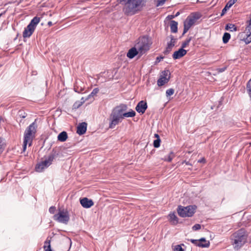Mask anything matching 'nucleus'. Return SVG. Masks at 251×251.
Returning a JSON list of instances; mask_svg holds the SVG:
<instances>
[{
    "label": "nucleus",
    "mask_w": 251,
    "mask_h": 251,
    "mask_svg": "<svg viewBox=\"0 0 251 251\" xmlns=\"http://www.w3.org/2000/svg\"><path fill=\"white\" fill-rule=\"evenodd\" d=\"M127 109L126 105L121 104L112 110L109 117V127L110 128H114L116 125L122 122L124 117H133L135 116L136 113L132 110L128 112H124Z\"/></svg>",
    "instance_id": "obj_1"
},
{
    "label": "nucleus",
    "mask_w": 251,
    "mask_h": 251,
    "mask_svg": "<svg viewBox=\"0 0 251 251\" xmlns=\"http://www.w3.org/2000/svg\"><path fill=\"white\" fill-rule=\"evenodd\" d=\"M124 5L123 11L127 16H132L141 10L145 5V0H120Z\"/></svg>",
    "instance_id": "obj_2"
},
{
    "label": "nucleus",
    "mask_w": 251,
    "mask_h": 251,
    "mask_svg": "<svg viewBox=\"0 0 251 251\" xmlns=\"http://www.w3.org/2000/svg\"><path fill=\"white\" fill-rule=\"evenodd\" d=\"M150 46L149 39L147 37L140 38L135 47L129 50L126 56L130 59L133 58L137 54H139V56H141L149 50Z\"/></svg>",
    "instance_id": "obj_3"
},
{
    "label": "nucleus",
    "mask_w": 251,
    "mask_h": 251,
    "mask_svg": "<svg viewBox=\"0 0 251 251\" xmlns=\"http://www.w3.org/2000/svg\"><path fill=\"white\" fill-rule=\"evenodd\" d=\"M40 21V18L34 17L30 21L28 25L25 28L23 33L24 38H29L34 32L36 26Z\"/></svg>",
    "instance_id": "obj_4"
},
{
    "label": "nucleus",
    "mask_w": 251,
    "mask_h": 251,
    "mask_svg": "<svg viewBox=\"0 0 251 251\" xmlns=\"http://www.w3.org/2000/svg\"><path fill=\"white\" fill-rule=\"evenodd\" d=\"M36 128L37 125L35 122H34L27 127L25 132L24 140L29 142V146H31L32 145L33 138L36 132Z\"/></svg>",
    "instance_id": "obj_5"
},
{
    "label": "nucleus",
    "mask_w": 251,
    "mask_h": 251,
    "mask_svg": "<svg viewBox=\"0 0 251 251\" xmlns=\"http://www.w3.org/2000/svg\"><path fill=\"white\" fill-rule=\"evenodd\" d=\"M196 206L189 205L186 207L179 205L177 207V213L182 217H191L195 212Z\"/></svg>",
    "instance_id": "obj_6"
},
{
    "label": "nucleus",
    "mask_w": 251,
    "mask_h": 251,
    "mask_svg": "<svg viewBox=\"0 0 251 251\" xmlns=\"http://www.w3.org/2000/svg\"><path fill=\"white\" fill-rule=\"evenodd\" d=\"M53 219L59 223L66 225L70 220V216L67 210H59L58 213L53 216Z\"/></svg>",
    "instance_id": "obj_7"
},
{
    "label": "nucleus",
    "mask_w": 251,
    "mask_h": 251,
    "mask_svg": "<svg viewBox=\"0 0 251 251\" xmlns=\"http://www.w3.org/2000/svg\"><path fill=\"white\" fill-rule=\"evenodd\" d=\"M54 158V155L52 154H50L47 158L45 160L41 161L39 163H38L35 169L37 172H41L45 168L48 167L53 161Z\"/></svg>",
    "instance_id": "obj_8"
},
{
    "label": "nucleus",
    "mask_w": 251,
    "mask_h": 251,
    "mask_svg": "<svg viewBox=\"0 0 251 251\" xmlns=\"http://www.w3.org/2000/svg\"><path fill=\"white\" fill-rule=\"evenodd\" d=\"M232 241L234 248L238 250L245 243L246 239L245 236H234Z\"/></svg>",
    "instance_id": "obj_9"
},
{
    "label": "nucleus",
    "mask_w": 251,
    "mask_h": 251,
    "mask_svg": "<svg viewBox=\"0 0 251 251\" xmlns=\"http://www.w3.org/2000/svg\"><path fill=\"white\" fill-rule=\"evenodd\" d=\"M191 241L196 246L201 248L208 247L210 245L209 241L206 240L204 238H201L197 240L192 239L191 240Z\"/></svg>",
    "instance_id": "obj_10"
},
{
    "label": "nucleus",
    "mask_w": 251,
    "mask_h": 251,
    "mask_svg": "<svg viewBox=\"0 0 251 251\" xmlns=\"http://www.w3.org/2000/svg\"><path fill=\"white\" fill-rule=\"evenodd\" d=\"M171 41L167 43V46L164 50L163 53L165 54H169L172 50L173 47L175 46L176 39L173 35L170 36Z\"/></svg>",
    "instance_id": "obj_11"
},
{
    "label": "nucleus",
    "mask_w": 251,
    "mask_h": 251,
    "mask_svg": "<svg viewBox=\"0 0 251 251\" xmlns=\"http://www.w3.org/2000/svg\"><path fill=\"white\" fill-rule=\"evenodd\" d=\"M148 106L146 102L141 100L139 102L135 107V109L138 113L143 114L147 109Z\"/></svg>",
    "instance_id": "obj_12"
},
{
    "label": "nucleus",
    "mask_w": 251,
    "mask_h": 251,
    "mask_svg": "<svg viewBox=\"0 0 251 251\" xmlns=\"http://www.w3.org/2000/svg\"><path fill=\"white\" fill-rule=\"evenodd\" d=\"M80 202L81 205L86 208H90L94 204L92 200H89L87 198H83L80 200Z\"/></svg>",
    "instance_id": "obj_13"
},
{
    "label": "nucleus",
    "mask_w": 251,
    "mask_h": 251,
    "mask_svg": "<svg viewBox=\"0 0 251 251\" xmlns=\"http://www.w3.org/2000/svg\"><path fill=\"white\" fill-rule=\"evenodd\" d=\"M187 53V50L182 48L179 49L178 50L176 51L173 54V58L174 59L180 58Z\"/></svg>",
    "instance_id": "obj_14"
},
{
    "label": "nucleus",
    "mask_w": 251,
    "mask_h": 251,
    "mask_svg": "<svg viewBox=\"0 0 251 251\" xmlns=\"http://www.w3.org/2000/svg\"><path fill=\"white\" fill-rule=\"evenodd\" d=\"M201 16V13L199 12H195L192 13L190 16H189L187 19L191 23L193 24V25H194L195 23L196 22V21L199 20Z\"/></svg>",
    "instance_id": "obj_15"
},
{
    "label": "nucleus",
    "mask_w": 251,
    "mask_h": 251,
    "mask_svg": "<svg viewBox=\"0 0 251 251\" xmlns=\"http://www.w3.org/2000/svg\"><path fill=\"white\" fill-rule=\"evenodd\" d=\"M87 125L85 122L79 124L77 127V133L80 135L84 134L87 130Z\"/></svg>",
    "instance_id": "obj_16"
},
{
    "label": "nucleus",
    "mask_w": 251,
    "mask_h": 251,
    "mask_svg": "<svg viewBox=\"0 0 251 251\" xmlns=\"http://www.w3.org/2000/svg\"><path fill=\"white\" fill-rule=\"evenodd\" d=\"M170 78V76L168 77V78H166L165 77H162L160 76V78L157 81V85L159 86H162L164 85L169 81Z\"/></svg>",
    "instance_id": "obj_17"
},
{
    "label": "nucleus",
    "mask_w": 251,
    "mask_h": 251,
    "mask_svg": "<svg viewBox=\"0 0 251 251\" xmlns=\"http://www.w3.org/2000/svg\"><path fill=\"white\" fill-rule=\"evenodd\" d=\"M178 23L175 21H171L170 24L171 31L172 33H176L177 32Z\"/></svg>",
    "instance_id": "obj_18"
},
{
    "label": "nucleus",
    "mask_w": 251,
    "mask_h": 251,
    "mask_svg": "<svg viewBox=\"0 0 251 251\" xmlns=\"http://www.w3.org/2000/svg\"><path fill=\"white\" fill-rule=\"evenodd\" d=\"M68 138V135L66 131H62L57 136V139L60 142H64Z\"/></svg>",
    "instance_id": "obj_19"
},
{
    "label": "nucleus",
    "mask_w": 251,
    "mask_h": 251,
    "mask_svg": "<svg viewBox=\"0 0 251 251\" xmlns=\"http://www.w3.org/2000/svg\"><path fill=\"white\" fill-rule=\"evenodd\" d=\"M170 222L174 225H176L178 223L177 218L174 213H170L169 215Z\"/></svg>",
    "instance_id": "obj_20"
},
{
    "label": "nucleus",
    "mask_w": 251,
    "mask_h": 251,
    "mask_svg": "<svg viewBox=\"0 0 251 251\" xmlns=\"http://www.w3.org/2000/svg\"><path fill=\"white\" fill-rule=\"evenodd\" d=\"M225 29L226 30H229L230 31H236L237 30V27L235 25L232 24H226Z\"/></svg>",
    "instance_id": "obj_21"
},
{
    "label": "nucleus",
    "mask_w": 251,
    "mask_h": 251,
    "mask_svg": "<svg viewBox=\"0 0 251 251\" xmlns=\"http://www.w3.org/2000/svg\"><path fill=\"white\" fill-rule=\"evenodd\" d=\"M44 249L45 251H52L50 247V240H47L45 242Z\"/></svg>",
    "instance_id": "obj_22"
},
{
    "label": "nucleus",
    "mask_w": 251,
    "mask_h": 251,
    "mask_svg": "<svg viewBox=\"0 0 251 251\" xmlns=\"http://www.w3.org/2000/svg\"><path fill=\"white\" fill-rule=\"evenodd\" d=\"M230 38V34L229 33L225 32L223 36V42L224 43H227Z\"/></svg>",
    "instance_id": "obj_23"
},
{
    "label": "nucleus",
    "mask_w": 251,
    "mask_h": 251,
    "mask_svg": "<svg viewBox=\"0 0 251 251\" xmlns=\"http://www.w3.org/2000/svg\"><path fill=\"white\" fill-rule=\"evenodd\" d=\"M246 89L249 96L251 99V78L249 80V81L247 83Z\"/></svg>",
    "instance_id": "obj_24"
},
{
    "label": "nucleus",
    "mask_w": 251,
    "mask_h": 251,
    "mask_svg": "<svg viewBox=\"0 0 251 251\" xmlns=\"http://www.w3.org/2000/svg\"><path fill=\"white\" fill-rule=\"evenodd\" d=\"M247 234L248 233L247 232V231L245 229L241 228L235 232L234 235H247Z\"/></svg>",
    "instance_id": "obj_25"
},
{
    "label": "nucleus",
    "mask_w": 251,
    "mask_h": 251,
    "mask_svg": "<svg viewBox=\"0 0 251 251\" xmlns=\"http://www.w3.org/2000/svg\"><path fill=\"white\" fill-rule=\"evenodd\" d=\"M246 44H248L251 42V32H247L246 37L243 39Z\"/></svg>",
    "instance_id": "obj_26"
},
{
    "label": "nucleus",
    "mask_w": 251,
    "mask_h": 251,
    "mask_svg": "<svg viewBox=\"0 0 251 251\" xmlns=\"http://www.w3.org/2000/svg\"><path fill=\"white\" fill-rule=\"evenodd\" d=\"M182 245L184 246L183 244ZM172 249L174 251H184L181 247V245H172Z\"/></svg>",
    "instance_id": "obj_27"
},
{
    "label": "nucleus",
    "mask_w": 251,
    "mask_h": 251,
    "mask_svg": "<svg viewBox=\"0 0 251 251\" xmlns=\"http://www.w3.org/2000/svg\"><path fill=\"white\" fill-rule=\"evenodd\" d=\"M175 155L173 152H170V154L168 155V156H165L163 159L164 161L171 162L173 158L174 157Z\"/></svg>",
    "instance_id": "obj_28"
},
{
    "label": "nucleus",
    "mask_w": 251,
    "mask_h": 251,
    "mask_svg": "<svg viewBox=\"0 0 251 251\" xmlns=\"http://www.w3.org/2000/svg\"><path fill=\"white\" fill-rule=\"evenodd\" d=\"M192 40V37H189L186 39V40L183 42L181 45V48L184 49V48H186L187 46H188Z\"/></svg>",
    "instance_id": "obj_29"
},
{
    "label": "nucleus",
    "mask_w": 251,
    "mask_h": 251,
    "mask_svg": "<svg viewBox=\"0 0 251 251\" xmlns=\"http://www.w3.org/2000/svg\"><path fill=\"white\" fill-rule=\"evenodd\" d=\"M84 100H83V101H81V102L79 101H76L73 104V109H76L78 108L82 104V103L84 102Z\"/></svg>",
    "instance_id": "obj_30"
},
{
    "label": "nucleus",
    "mask_w": 251,
    "mask_h": 251,
    "mask_svg": "<svg viewBox=\"0 0 251 251\" xmlns=\"http://www.w3.org/2000/svg\"><path fill=\"white\" fill-rule=\"evenodd\" d=\"M193 25V24L191 23L187 19H186L184 22V26L187 27L189 29H190Z\"/></svg>",
    "instance_id": "obj_31"
},
{
    "label": "nucleus",
    "mask_w": 251,
    "mask_h": 251,
    "mask_svg": "<svg viewBox=\"0 0 251 251\" xmlns=\"http://www.w3.org/2000/svg\"><path fill=\"white\" fill-rule=\"evenodd\" d=\"M171 73L169 70H164L162 72V75L161 76L165 77L166 78H168V77H170Z\"/></svg>",
    "instance_id": "obj_32"
},
{
    "label": "nucleus",
    "mask_w": 251,
    "mask_h": 251,
    "mask_svg": "<svg viewBox=\"0 0 251 251\" xmlns=\"http://www.w3.org/2000/svg\"><path fill=\"white\" fill-rule=\"evenodd\" d=\"M84 90V88L80 87V88L77 86V82H76V85L75 86L74 90L75 92H77L78 93L81 92Z\"/></svg>",
    "instance_id": "obj_33"
},
{
    "label": "nucleus",
    "mask_w": 251,
    "mask_h": 251,
    "mask_svg": "<svg viewBox=\"0 0 251 251\" xmlns=\"http://www.w3.org/2000/svg\"><path fill=\"white\" fill-rule=\"evenodd\" d=\"M174 92H175V91L173 89H172V88L169 89L167 90V91L166 92V96L167 97L171 96L174 94Z\"/></svg>",
    "instance_id": "obj_34"
},
{
    "label": "nucleus",
    "mask_w": 251,
    "mask_h": 251,
    "mask_svg": "<svg viewBox=\"0 0 251 251\" xmlns=\"http://www.w3.org/2000/svg\"><path fill=\"white\" fill-rule=\"evenodd\" d=\"M161 140L160 139H156L153 142V146L155 148H158L160 145Z\"/></svg>",
    "instance_id": "obj_35"
},
{
    "label": "nucleus",
    "mask_w": 251,
    "mask_h": 251,
    "mask_svg": "<svg viewBox=\"0 0 251 251\" xmlns=\"http://www.w3.org/2000/svg\"><path fill=\"white\" fill-rule=\"evenodd\" d=\"M99 89L98 88H96L95 89H94L92 91V92L91 93V94L89 95V97H93L95 95H96V94L99 92Z\"/></svg>",
    "instance_id": "obj_36"
},
{
    "label": "nucleus",
    "mask_w": 251,
    "mask_h": 251,
    "mask_svg": "<svg viewBox=\"0 0 251 251\" xmlns=\"http://www.w3.org/2000/svg\"><path fill=\"white\" fill-rule=\"evenodd\" d=\"M166 0H156V6L157 7L163 5Z\"/></svg>",
    "instance_id": "obj_37"
},
{
    "label": "nucleus",
    "mask_w": 251,
    "mask_h": 251,
    "mask_svg": "<svg viewBox=\"0 0 251 251\" xmlns=\"http://www.w3.org/2000/svg\"><path fill=\"white\" fill-rule=\"evenodd\" d=\"M237 0H229L226 3L227 7H231L237 1Z\"/></svg>",
    "instance_id": "obj_38"
},
{
    "label": "nucleus",
    "mask_w": 251,
    "mask_h": 251,
    "mask_svg": "<svg viewBox=\"0 0 251 251\" xmlns=\"http://www.w3.org/2000/svg\"><path fill=\"white\" fill-rule=\"evenodd\" d=\"M29 142L27 141L26 140H24V143H23V151H25L26 149L27 145H29Z\"/></svg>",
    "instance_id": "obj_39"
},
{
    "label": "nucleus",
    "mask_w": 251,
    "mask_h": 251,
    "mask_svg": "<svg viewBox=\"0 0 251 251\" xmlns=\"http://www.w3.org/2000/svg\"><path fill=\"white\" fill-rule=\"evenodd\" d=\"M249 25L247 26L246 28V30L247 32H251V19L248 21Z\"/></svg>",
    "instance_id": "obj_40"
},
{
    "label": "nucleus",
    "mask_w": 251,
    "mask_h": 251,
    "mask_svg": "<svg viewBox=\"0 0 251 251\" xmlns=\"http://www.w3.org/2000/svg\"><path fill=\"white\" fill-rule=\"evenodd\" d=\"M230 7H227V5L226 4L225 7L223 9L222 11V13L221 14V16H223L226 12L227 10Z\"/></svg>",
    "instance_id": "obj_41"
},
{
    "label": "nucleus",
    "mask_w": 251,
    "mask_h": 251,
    "mask_svg": "<svg viewBox=\"0 0 251 251\" xmlns=\"http://www.w3.org/2000/svg\"><path fill=\"white\" fill-rule=\"evenodd\" d=\"M201 228V225L200 224H196L192 227L193 230H197Z\"/></svg>",
    "instance_id": "obj_42"
},
{
    "label": "nucleus",
    "mask_w": 251,
    "mask_h": 251,
    "mask_svg": "<svg viewBox=\"0 0 251 251\" xmlns=\"http://www.w3.org/2000/svg\"><path fill=\"white\" fill-rule=\"evenodd\" d=\"M55 210H56V208L55 206H53L50 207V208H49V212L51 214H53L55 212Z\"/></svg>",
    "instance_id": "obj_43"
},
{
    "label": "nucleus",
    "mask_w": 251,
    "mask_h": 251,
    "mask_svg": "<svg viewBox=\"0 0 251 251\" xmlns=\"http://www.w3.org/2000/svg\"><path fill=\"white\" fill-rule=\"evenodd\" d=\"M226 69V67H223V68H218L217 69V71L219 73H222V72H224Z\"/></svg>",
    "instance_id": "obj_44"
},
{
    "label": "nucleus",
    "mask_w": 251,
    "mask_h": 251,
    "mask_svg": "<svg viewBox=\"0 0 251 251\" xmlns=\"http://www.w3.org/2000/svg\"><path fill=\"white\" fill-rule=\"evenodd\" d=\"M164 58V57L163 56H158L156 58L155 63H159L161 61V60H162Z\"/></svg>",
    "instance_id": "obj_45"
},
{
    "label": "nucleus",
    "mask_w": 251,
    "mask_h": 251,
    "mask_svg": "<svg viewBox=\"0 0 251 251\" xmlns=\"http://www.w3.org/2000/svg\"><path fill=\"white\" fill-rule=\"evenodd\" d=\"M189 29L187 27H186L185 26H184V29H183V33H182V35H184L189 30Z\"/></svg>",
    "instance_id": "obj_46"
},
{
    "label": "nucleus",
    "mask_w": 251,
    "mask_h": 251,
    "mask_svg": "<svg viewBox=\"0 0 251 251\" xmlns=\"http://www.w3.org/2000/svg\"><path fill=\"white\" fill-rule=\"evenodd\" d=\"M154 137H156L157 139H160L159 136L157 134H155Z\"/></svg>",
    "instance_id": "obj_47"
},
{
    "label": "nucleus",
    "mask_w": 251,
    "mask_h": 251,
    "mask_svg": "<svg viewBox=\"0 0 251 251\" xmlns=\"http://www.w3.org/2000/svg\"><path fill=\"white\" fill-rule=\"evenodd\" d=\"M48 25H49V26H51L52 25V23L51 21H49L48 23Z\"/></svg>",
    "instance_id": "obj_48"
},
{
    "label": "nucleus",
    "mask_w": 251,
    "mask_h": 251,
    "mask_svg": "<svg viewBox=\"0 0 251 251\" xmlns=\"http://www.w3.org/2000/svg\"><path fill=\"white\" fill-rule=\"evenodd\" d=\"M179 15V12H177L176 14L175 15V17H176L177 16H178Z\"/></svg>",
    "instance_id": "obj_49"
},
{
    "label": "nucleus",
    "mask_w": 251,
    "mask_h": 251,
    "mask_svg": "<svg viewBox=\"0 0 251 251\" xmlns=\"http://www.w3.org/2000/svg\"><path fill=\"white\" fill-rule=\"evenodd\" d=\"M68 240L69 242H70V245H71V244H72V242H71V239H70V238H68Z\"/></svg>",
    "instance_id": "obj_50"
},
{
    "label": "nucleus",
    "mask_w": 251,
    "mask_h": 251,
    "mask_svg": "<svg viewBox=\"0 0 251 251\" xmlns=\"http://www.w3.org/2000/svg\"><path fill=\"white\" fill-rule=\"evenodd\" d=\"M175 17V16H171V18H174Z\"/></svg>",
    "instance_id": "obj_51"
},
{
    "label": "nucleus",
    "mask_w": 251,
    "mask_h": 251,
    "mask_svg": "<svg viewBox=\"0 0 251 251\" xmlns=\"http://www.w3.org/2000/svg\"><path fill=\"white\" fill-rule=\"evenodd\" d=\"M2 14H0V17L1 16Z\"/></svg>",
    "instance_id": "obj_52"
}]
</instances>
